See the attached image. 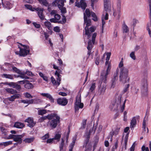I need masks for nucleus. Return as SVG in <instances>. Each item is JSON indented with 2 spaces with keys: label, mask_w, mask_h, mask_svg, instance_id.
I'll use <instances>...</instances> for the list:
<instances>
[{
  "label": "nucleus",
  "mask_w": 151,
  "mask_h": 151,
  "mask_svg": "<svg viewBox=\"0 0 151 151\" xmlns=\"http://www.w3.org/2000/svg\"><path fill=\"white\" fill-rule=\"evenodd\" d=\"M119 79L120 81L124 83L129 82L130 78L128 77L129 70L126 67H123L120 69Z\"/></svg>",
  "instance_id": "f257e3e1"
},
{
  "label": "nucleus",
  "mask_w": 151,
  "mask_h": 151,
  "mask_svg": "<svg viewBox=\"0 0 151 151\" xmlns=\"http://www.w3.org/2000/svg\"><path fill=\"white\" fill-rule=\"evenodd\" d=\"M48 119H52L49 121L50 127L52 129L56 128L60 122V117L56 114H51L48 115Z\"/></svg>",
  "instance_id": "f03ea898"
},
{
  "label": "nucleus",
  "mask_w": 151,
  "mask_h": 151,
  "mask_svg": "<svg viewBox=\"0 0 151 151\" xmlns=\"http://www.w3.org/2000/svg\"><path fill=\"white\" fill-rule=\"evenodd\" d=\"M53 68L54 69L57 70L55 73V75L57 76V81L53 76L51 77V79L53 86L57 87L60 85V82L61 80V76L60 74V70L58 69V67L55 64L53 65Z\"/></svg>",
  "instance_id": "7ed1b4c3"
},
{
  "label": "nucleus",
  "mask_w": 151,
  "mask_h": 151,
  "mask_svg": "<svg viewBox=\"0 0 151 151\" xmlns=\"http://www.w3.org/2000/svg\"><path fill=\"white\" fill-rule=\"evenodd\" d=\"M25 7L27 9H29L32 11H34L35 10L37 12L39 18L42 20H43L45 18V16L43 14L44 9L42 8L37 7L36 8H32V6L29 4H26Z\"/></svg>",
  "instance_id": "20e7f679"
},
{
  "label": "nucleus",
  "mask_w": 151,
  "mask_h": 151,
  "mask_svg": "<svg viewBox=\"0 0 151 151\" xmlns=\"http://www.w3.org/2000/svg\"><path fill=\"white\" fill-rule=\"evenodd\" d=\"M97 34L96 33H94L93 35L91 40H89L88 42V45L87 47V49L88 50V52L87 53V58H88L91 52V50L92 49L93 45L95 42V39L96 36Z\"/></svg>",
  "instance_id": "39448f33"
},
{
  "label": "nucleus",
  "mask_w": 151,
  "mask_h": 151,
  "mask_svg": "<svg viewBox=\"0 0 151 151\" xmlns=\"http://www.w3.org/2000/svg\"><path fill=\"white\" fill-rule=\"evenodd\" d=\"M111 68V65L109 64L106 71H104L101 73L102 81L105 83H106L107 80V76L110 73Z\"/></svg>",
  "instance_id": "423d86ee"
},
{
  "label": "nucleus",
  "mask_w": 151,
  "mask_h": 151,
  "mask_svg": "<svg viewBox=\"0 0 151 151\" xmlns=\"http://www.w3.org/2000/svg\"><path fill=\"white\" fill-rule=\"evenodd\" d=\"M20 44L21 45L23 46L24 48L22 49L20 48L19 55L21 56H24L27 55L29 52V50L28 49L29 47L28 46L25 45H22V44Z\"/></svg>",
  "instance_id": "0eeeda50"
},
{
  "label": "nucleus",
  "mask_w": 151,
  "mask_h": 151,
  "mask_svg": "<svg viewBox=\"0 0 151 151\" xmlns=\"http://www.w3.org/2000/svg\"><path fill=\"white\" fill-rule=\"evenodd\" d=\"M81 97H77L76 98V102L75 103V111L78 110L79 108L82 109L83 106V104L81 102Z\"/></svg>",
  "instance_id": "6e6552de"
},
{
  "label": "nucleus",
  "mask_w": 151,
  "mask_h": 151,
  "mask_svg": "<svg viewBox=\"0 0 151 151\" xmlns=\"http://www.w3.org/2000/svg\"><path fill=\"white\" fill-rule=\"evenodd\" d=\"M23 135H14L11 134L9 137L13 139L14 141L18 142L19 143V144H21L22 142V138L23 137Z\"/></svg>",
  "instance_id": "1a4fd4ad"
},
{
  "label": "nucleus",
  "mask_w": 151,
  "mask_h": 151,
  "mask_svg": "<svg viewBox=\"0 0 151 151\" xmlns=\"http://www.w3.org/2000/svg\"><path fill=\"white\" fill-rule=\"evenodd\" d=\"M84 23L86 24V26L85 28V34L87 35L88 37H89L90 36V33L88 29V27L91 25V20L90 19H88L87 18H86L85 21L84 20Z\"/></svg>",
  "instance_id": "9d476101"
},
{
  "label": "nucleus",
  "mask_w": 151,
  "mask_h": 151,
  "mask_svg": "<svg viewBox=\"0 0 151 151\" xmlns=\"http://www.w3.org/2000/svg\"><path fill=\"white\" fill-rule=\"evenodd\" d=\"M106 85L105 84H101L99 87L98 94L99 95H103L104 94L106 90Z\"/></svg>",
  "instance_id": "9b49d317"
},
{
  "label": "nucleus",
  "mask_w": 151,
  "mask_h": 151,
  "mask_svg": "<svg viewBox=\"0 0 151 151\" xmlns=\"http://www.w3.org/2000/svg\"><path fill=\"white\" fill-rule=\"evenodd\" d=\"M122 97V95L121 94H119L117 97L116 96V102L114 103H112L109 106L110 108L112 109H115V106L116 104V103L117 104L119 105L121 103V99Z\"/></svg>",
  "instance_id": "f8f14e48"
},
{
  "label": "nucleus",
  "mask_w": 151,
  "mask_h": 151,
  "mask_svg": "<svg viewBox=\"0 0 151 151\" xmlns=\"http://www.w3.org/2000/svg\"><path fill=\"white\" fill-rule=\"evenodd\" d=\"M104 9L109 12L111 7L110 0H104Z\"/></svg>",
  "instance_id": "ddd939ff"
},
{
  "label": "nucleus",
  "mask_w": 151,
  "mask_h": 151,
  "mask_svg": "<svg viewBox=\"0 0 151 151\" xmlns=\"http://www.w3.org/2000/svg\"><path fill=\"white\" fill-rule=\"evenodd\" d=\"M57 102L60 105L65 106L67 104L68 101L65 98H58L57 100Z\"/></svg>",
  "instance_id": "4468645a"
},
{
  "label": "nucleus",
  "mask_w": 151,
  "mask_h": 151,
  "mask_svg": "<svg viewBox=\"0 0 151 151\" xmlns=\"http://www.w3.org/2000/svg\"><path fill=\"white\" fill-rule=\"evenodd\" d=\"M118 7L117 11L114 12L113 15L115 17H116L118 19H119L120 17L121 13V5L120 3L118 4Z\"/></svg>",
  "instance_id": "2eb2a0df"
},
{
  "label": "nucleus",
  "mask_w": 151,
  "mask_h": 151,
  "mask_svg": "<svg viewBox=\"0 0 151 151\" xmlns=\"http://www.w3.org/2000/svg\"><path fill=\"white\" fill-rule=\"evenodd\" d=\"M24 122L28 123V126L31 127H34L35 124L34 122L33 119L31 118H28L27 119H26Z\"/></svg>",
  "instance_id": "dca6fc26"
},
{
  "label": "nucleus",
  "mask_w": 151,
  "mask_h": 151,
  "mask_svg": "<svg viewBox=\"0 0 151 151\" xmlns=\"http://www.w3.org/2000/svg\"><path fill=\"white\" fill-rule=\"evenodd\" d=\"M6 65L8 66L9 67H10V68L8 69L9 70H10V69H11L10 67H11L12 68V70L14 71L16 73H17L19 74H21V71L17 68L14 67L13 65L8 63H6Z\"/></svg>",
  "instance_id": "f3484780"
},
{
  "label": "nucleus",
  "mask_w": 151,
  "mask_h": 151,
  "mask_svg": "<svg viewBox=\"0 0 151 151\" xmlns=\"http://www.w3.org/2000/svg\"><path fill=\"white\" fill-rule=\"evenodd\" d=\"M65 0H55L54 2L55 6L57 5L59 8L64 6Z\"/></svg>",
  "instance_id": "a211bd4d"
},
{
  "label": "nucleus",
  "mask_w": 151,
  "mask_h": 151,
  "mask_svg": "<svg viewBox=\"0 0 151 151\" xmlns=\"http://www.w3.org/2000/svg\"><path fill=\"white\" fill-rule=\"evenodd\" d=\"M91 131H89L86 134V139L85 140L84 143L83 145V147H86L88 145V144L89 139L90 137Z\"/></svg>",
  "instance_id": "6ab92c4d"
},
{
  "label": "nucleus",
  "mask_w": 151,
  "mask_h": 151,
  "mask_svg": "<svg viewBox=\"0 0 151 151\" xmlns=\"http://www.w3.org/2000/svg\"><path fill=\"white\" fill-rule=\"evenodd\" d=\"M118 78L117 73H115L114 74L113 78H112L111 81V86L113 87V88L114 87L116 84V81L117 80Z\"/></svg>",
  "instance_id": "aec40b11"
},
{
  "label": "nucleus",
  "mask_w": 151,
  "mask_h": 151,
  "mask_svg": "<svg viewBox=\"0 0 151 151\" xmlns=\"http://www.w3.org/2000/svg\"><path fill=\"white\" fill-rule=\"evenodd\" d=\"M41 95L43 96L46 97L48 98L49 100L51 103L54 102V99L52 96L48 93H41Z\"/></svg>",
  "instance_id": "412c9836"
},
{
  "label": "nucleus",
  "mask_w": 151,
  "mask_h": 151,
  "mask_svg": "<svg viewBox=\"0 0 151 151\" xmlns=\"http://www.w3.org/2000/svg\"><path fill=\"white\" fill-rule=\"evenodd\" d=\"M21 96L20 94H15L11 96L10 97L8 98V100L11 101H14L15 99H19Z\"/></svg>",
  "instance_id": "4be33fe9"
},
{
  "label": "nucleus",
  "mask_w": 151,
  "mask_h": 151,
  "mask_svg": "<svg viewBox=\"0 0 151 151\" xmlns=\"http://www.w3.org/2000/svg\"><path fill=\"white\" fill-rule=\"evenodd\" d=\"M2 4L6 8L9 9L12 7V4L9 1H6L4 3L2 2V0H0V5L1 4Z\"/></svg>",
  "instance_id": "5701e85b"
},
{
  "label": "nucleus",
  "mask_w": 151,
  "mask_h": 151,
  "mask_svg": "<svg viewBox=\"0 0 151 151\" xmlns=\"http://www.w3.org/2000/svg\"><path fill=\"white\" fill-rule=\"evenodd\" d=\"M24 124L21 122H16L14 123V127L19 129H22L24 127Z\"/></svg>",
  "instance_id": "b1692460"
},
{
  "label": "nucleus",
  "mask_w": 151,
  "mask_h": 151,
  "mask_svg": "<svg viewBox=\"0 0 151 151\" xmlns=\"http://www.w3.org/2000/svg\"><path fill=\"white\" fill-rule=\"evenodd\" d=\"M44 24L45 27L47 28L49 30L52 29V26L50 22L47 21H45L44 22Z\"/></svg>",
  "instance_id": "393cba45"
},
{
  "label": "nucleus",
  "mask_w": 151,
  "mask_h": 151,
  "mask_svg": "<svg viewBox=\"0 0 151 151\" xmlns=\"http://www.w3.org/2000/svg\"><path fill=\"white\" fill-rule=\"evenodd\" d=\"M137 124L136 118L135 117H134L131 121L130 122V127L132 129Z\"/></svg>",
  "instance_id": "a878e982"
},
{
  "label": "nucleus",
  "mask_w": 151,
  "mask_h": 151,
  "mask_svg": "<svg viewBox=\"0 0 151 151\" xmlns=\"http://www.w3.org/2000/svg\"><path fill=\"white\" fill-rule=\"evenodd\" d=\"M65 140L64 138H62L61 141L59 144L60 151H63L64 148H65Z\"/></svg>",
  "instance_id": "bb28decb"
},
{
  "label": "nucleus",
  "mask_w": 151,
  "mask_h": 151,
  "mask_svg": "<svg viewBox=\"0 0 151 151\" xmlns=\"http://www.w3.org/2000/svg\"><path fill=\"white\" fill-rule=\"evenodd\" d=\"M91 15V12L89 11V10L88 9H86L85 12L84 13V19L85 21L86 18H87V17H89Z\"/></svg>",
  "instance_id": "cd10ccee"
},
{
  "label": "nucleus",
  "mask_w": 151,
  "mask_h": 151,
  "mask_svg": "<svg viewBox=\"0 0 151 151\" xmlns=\"http://www.w3.org/2000/svg\"><path fill=\"white\" fill-rule=\"evenodd\" d=\"M111 12V8H110V11L109 12L106 11L104 9V11L103 12V14L102 15V18H103L105 20H107L108 19V13H109Z\"/></svg>",
  "instance_id": "c85d7f7f"
},
{
  "label": "nucleus",
  "mask_w": 151,
  "mask_h": 151,
  "mask_svg": "<svg viewBox=\"0 0 151 151\" xmlns=\"http://www.w3.org/2000/svg\"><path fill=\"white\" fill-rule=\"evenodd\" d=\"M5 90L8 93L12 94H17V91L12 88H6L5 89Z\"/></svg>",
  "instance_id": "c756f323"
},
{
  "label": "nucleus",
  "mask_w": 151,
  "mask_h": 151,
  "mask_svg": "<svg viewBox=\"0 0 151 151\" xmlns=\"http://www.w3.org/2000/svg\"><path fill=\"white\" fill-rule=\"evenodd\" d=\"M80 7H81L82 9L84 10L85 9L87 6L86 3L85 2V1L84 0H81L80 1Z\"/></svg>",
  "instance_id": "7c9ffc66"
},
{
  "label": "nucleus",
  "mask_w": 151,
  "mask_h": 151,
  "mask_svg": "<svg viewBox=\"0 0 151 151\" xmlns=\"http://www.w3.org/2000/svg\"><path fill=\"white\" fill-rule=\"evenodd\" d=\"M25 83H26L24 85V87L25 88L28 89H32L33 88V86L32 84L31 83L29 82V81L28 82H26Z\"/></svg>",
  "instance_id": "2f4dec72"
},
{
  "label": "nucleus",
  "mask_w": 151,
  "mask_h": 151,
  "mask_svg": "<svg viewBox=\"0 0 151 151\" xmlns=\"http://www.w3.org/2000/svg\"><path fill=\"white\" fill-rule=\"evenodd\" d=\"M15 76V75L12 74H3L2 75V77H4L6 78H8L10 79H14V76Z\"/></svg>",
  "instance_id": "473e14b6"
},
{
  "label": "nucleus",
  "mask_w": 151,
  "mask_h": 151,
  "mask_svg": "<svg viewBox=\"0 0 151 151\" xmlns=\"http://www.w3.org/2000/svg\"><path fill=\"white\" fill-rule=\"evenodd\" d=\"M34 139V137H33L29 138H25L23 140V142H24L25 143H31L33 142Z\"/></svg>",
  "instance_id": "72a5a7b5"
},
{
  "label": "nucleus",
  "mask_w": 151,
  "mask_h": 151,
  "mask_svg": "<svg viewBox=\"0 0 151 151\" xmlns=\"http://www.w3.org/2000/svg\"><path fill=\"white\" fill-rule=\"evenodd\" d=\"M96 83H92L91 84V86L89 88V91L92 92L96 88Z\"/></svg>",
  "instance_id": "f704fd0d"
},
{
  "label": "nucleus",
  "mask_w": 151,
  "mask_h": 151,
  "mask_svg": "<svg viewBox=\"0 0 151 151\" xmlns=\"http://www.w3.org/2000/svg\"><path fill=\"white\" fill-rule=\"evenodd\" d=\"M91 16L93 17L92 19L95 22L97 21L98 20V18L96 14L93 12H91Z\"/></svg>",
  "instance_id": "c9c22d12"
},
{
  "label": "nucleus",
  "mask_w": 151,
  "mask_h": 151,
  "mask_svg": "<svg viewBox=\"0 0 151 151\" xmlns=\"http://www.w3.org/2000/svg\"><path fill=\"white\" fill-rule=\"evenodd\" d=\"M129 135L128 134H127L126 135H125L124 139V142L125 143V149H126V147L127 145V142L128 139Z\"/></svg>",
  "instance_id": "e433bc0d"
},
{
  "label": "nucleus",
  "mask_w": 151,
  "mask_h": 151,
  "mask_svg": "<svg viewBox=\"0 0 151 151\" xmlns=\"http://www.w3.org/2000/svg\"><path fill=\"white\" fill-rule=\"evenodd\" d=\"M61 137V134L57 133L55 134L54 138H53L54 140H57L58 142L60 141V139Z\"/></svg>",
  "instance_id": "4c0bfd02"
},
{
  "label": "nucleus",
  "mask_w": 151,
  "mask_h": 151,
  "mask_svg": "<svg viewBox=\"0 0 151 151\" xmlns=\"http://www.w3.org/2000/svg\"><path fill=\"white\" fill-rule=\"evenodd\" d=\"M123 31V32L127 33L129 31L128 27L126 24H124L122 27Z\"/></svg>",
  "instance_id": "58836bf2"
},
{
  "label": "nucleus",
  "mask_w": 151,
  "mask_h": 151,
  "mask_svg": "<svg viewBox=\"0 0 151 151\" xmlns=\"http://www.w3.org/2000/svg\"><path fill=\"white\" fill-rule=\"evenodd\" d=\"M146 119H145V116L144 119L143 124H142V128L143 130L144 131H146Z\"/></svg>",
  "instance_id": "ea45409f"
},
{
  "label": "nucleus",
  "mask_w": 151,
  "mask_h": 151,
  "mask_svg": "<svg viewBox=\"0 0 151 151\" xmlns=\"http://www.w3.org/2000/svg\"><path fill=\"white\" fill-rule=\"evenodd\" d=\"M47 119H48V115L47 116H42L38 120V121L39 122H41Z\"/></svg>",
  "instance_id": "a19ab883"
},
{
  "label": "nucleus",
  "mask_w": 151,
  "mask_h": 151,
  "mask_svg": "<svg viewBox=\"0 0 151 151\" xmlns=\"http://www.w3.org/2000/svg\"><path fill=\"white\" fill-rule=\"evenodd\" d=\"M40 3L43 4L44 5L47 6L48 5V3L47 2L46 0H38Z\"/></svg>",
  "instance_id": "79ce46f5"
},
{
  "label": "nucleus",
  "mask_w": 151,
  "mask_h": 151,
  "mask_svg": "<svg viewBox=\"0 0 151 151\" xmlns=\"http://www.w3.org/2000/svg\"><path fill=\"white\" fill-rule=\"evenodd\" d=\"M38 114L40 115H43L45 114L46 112V110L45 109L41 110L38 111Z\"/></svg>",
  "instance_id": "37998d69"
},
{
  "label": "nucleus",
  "mask_w": 151,
  "mask_h": 151,
  "mask_svg": "<svg viewBox=\"0 0 151 151\" xmlns=\"http://www.w3.org/2000/svg\"><path fill=\"white\" fill-rule=\"evenodd\" d=\"M95 29H96L95 27H91L89 29H88L89 30V32L90 33V36H91V33L92 32H94L95 31ZM90 37V36H89V37H88V38H89Z\"/></svg>",
  "instance_id": "c03bdc74"
},
{
  "label": "nucleus",
  "mask_w": 151,
  "mask_h": 151,
  "mask_svg": "<svg viewBox=\"0 0 151 151\" xmlns=\"http://www.w3.org/2000/svg\"><path fill=\"white\" fill-rule=\"evenodd\" d=\"M19 75H18L16 77H20L22 78L25 79H29V77L27 76H25L24 75L22 74V73L21 72V74H19Z\"/></svg>",
  "instance_id": "a18cd8bd"
},
{
  "label": "nucleus",
  "mask_w": 151,
  "mask_h": 151,
  "mask_svg": "<svg viewBox=\"0 0 151 151\" xmlns=\"http://www.w3.org/2000/svg\"><path fill=\"white\" fill-rule=\"evenodd\" d=\"M59 9L61 10V12L62 13L64 14L66 12V10L65 7L62 6L59 8Z\"/></svg>",
  "instance_id": "49530a36"
},
{
  "label": "nucleus",
  "mask_w": 151,
  "mask_h": 151,
  "mask_svg": "<svg viewBox=\"0 0 151 151\" xmlns=\"http://www.w3.org/2000/svg\"><path fill=\"white\" fill-rule=\"evenodd\" d=\"M150 8L149 17L151 19V0H148Z\"/></svg>",
  "instance_id": "de8ad7c7"
},
{
  "label": "nucleus",
  "mask_w": 151,
  "mask_h": 151,
  "mask_svg": "<svg viewBox=\"0 0 151 151\" xmlns=\"http://www.w3.org/2000/svg\"><path fill=\"white\" fill-rule=\"evenodd\" d=\"M86 150L85 151H91V145L89 144H88L86 147Z\"/></svg>",
  "instance_id": "09e8293b"
},
{
  "label": "nucleus",
  "mask_w": 151,
  "mask_h": 151,
  "mask_svg": "<svg viewBox=\"0 0 151 151\" xmlns=\"http://www.w3.org/2000/svg\"><path fill=\"white\" fill-rule=\"evenodd\" d=\"M114 134V132L113 131H112L110 132L109 135L108 137L109 138H110V141H112V137Z\"/></svg>",
  "instance_id": "8fccbe9b"
},
{
  "label": "nucleus",
  "mask_w": 151,
  "mask_h": 151,
  "mask_svg": "<svg viewBox=\"0 0 151 151\" xmlns=\"http://www.w3.org/2000/svg\"><path fill=\"white\" fill-rule=\"evenodd\" d=\"M34 104H38L42 102V100L41 99H34Z\"/></svg>",
  "instance_id": "3c124183"
},
{
  "label": "nucleus",
  "mask_w": 151,
  "mask_h": 151,
  "mask_svg": "<svg viewBox=\"0 0 151 151\" xmlns=\"http://www.w3.org/2000/svg\"><path fill=\"white\" fill-rule=\"evenodd\" d=\"M24 95L25 97L27 98H32V96L31 95L28 93L26 92L24 94Z\"/></svg>",
  "instance_id": "603ef678"
},
{
  "label": "nucleus",
  "mask_w": 151,
  "mask_h": 151,
  "mask_svg": "<svg viewBox=\"0 0 151 151\" xmlns=\"http://www.w3.org/2000/svg\"><path fill=\"white\" fill-rule=\"evenodd\" d=\"M130 56L131 58H132L133 60H135L136 59V57L134 55V52H132L130 55Z\"/></svg>",
  "instance_id": "864d4df0"
},
{
  "label": "nucleus",
  "mask_w": 151,
  "mask_h": 151,
  "mask_svg": "<svg viewBox=\"0 0 151 151\" xmlns=\"http://www.w3.org/2000/svg\"><path fill=\"white\" fill-rule=\"evenodd\" d=\"M49 137V135L48 134H45L44 136L42 137V139L43 140H46Z\"/></svg>",
  "instance_id": "5fc2aeb1"
},
{
  "label": "nucleus",
  "mask_w": 151,
  "mask_h": 151,
  "mask_svg": "<svg viewBox=\"0 0 151 151\" xmlns=\"http://www.w3.org/2000/svg\"><path fill=\"white\" fill-rule=\"evenodd\" d=\"M66 22V19L65 17L64 16H63V18L62 19V21H59L58 22L59 23H61L62 22L63 23H65Z\"/></svg>",
  "instance_id": "6e6d98bb"
},
{
  "label": "nucleus",
  "mask_w": 151,
  "mask_h": 151,
  "mask_svg": "<svg viewBox=\"0 0 151 151\" xmlns=\"http://www.w3.org/2000/svg\"><path fill=\"white\" fill-rule=\"evenodd\" d=\"M12 143V142L11 141H7L4 142L3 143L4 145L5 146H7L8 145H10Z\"/></svg>",
  "instance_id": "4d7b16f0"
},
{
  "label": "nucleus",
  "mask_w": 151,
  "mask_h": 151,
  "mask_svg": "<svg viewBox=\"0 0 151 151\" xmlns=\"http://www.w3.org/2000/svg\"><path fill=\"white\" fill-rule=\"evenodd\" d=\"M126 99L124 101V103L123 104V105L121 107V111L122 112L124 110V107H125V104L126 103Z\"/></svg>",
  "instance_id": "13d9d810"
},
{
  "label": "nucleus",
  "mask_w": 151,
  "mask_h": 151,
  "mask_svg": "<svg viewBox=\"0 0 151 151\" xmlns=\"http://www.w3.org/2000/svg\"><path fill=\"white\" fill-rule=\"evenodd\" d=\"M123 58H122L121 59V60L120 61L119 65V67L120 69L121 68L123 67Z\"/></svg>",
  "instance_id": "bf43d9fd"
},
{
  "label": "nucleus",
  "mask_w": 151,
  "mask_h": 151,
  "mask_svg": "<svg viewBox=\"0 0 151 151\" xmlns=\"http://www.w3.org/2000/svg\"><path fill=\"white\" fill-rule=\"evenodd\" d=\"M138 20L135 19H134L132 21V25L134 27L136 24L138 23Z\"/></svg>",
  "instance_id": "052dcab7"
},
{
  "label": "nucleus",
  "mask_w": 151,
  "mask_h": 151,
  "mask_svg": "<svg viewBox=\"0 0 151 151\" xmlns=\"http://www.w3.org/2000/svg\"><path fill=\"white\" fill-rule=\"evenodd\" d=\"M16 83H14V82H10L8 83L7 84V85H9L10 86L12 87L13 88H14L15 86V85L16 84Z\"/></svg>",
  "instance_id": "680f3d73"
},
{
  "label": "nucleus",
  "mask_w": 151,
  "mask_h": 151,
  "mask_svg": "<svg viewBox=\"0 0 151 151\" xmlns=\"http://www.w3.org/2000/svg\"><path fill=\"white\" fill-rule=\"evenodd\" d=\"M54 17L55 19L57 21V20H59L60 19V15L56 14L54 15Z\"/></svg>",
  "instance_id": "e2e57ef3"
},
{
  "label": "nucleus",
  "mask_w": 151,
  "mask_h": 151,
  "mask_svg": "<svg viewBox=\"0 0 151 151\" xmlns=\"http://www.w3.org/2000/svg\"><path fill=\"white\" fill-rule=\"evenodd\" d=\"M15 87L14 88H15L18 91H20L21 89V87L20 85L16 83L15 84Z\"/></svg>",
  "instance_id": "0e129e2a"
},
{
  "label": "nucleus",
  "mask_w": 151,
  "mask_h": 151,
  "mask_svg": "<svg viewBox=\"0 0 151 151\" xmlns=\"http://www.w3.org/2000/svg\"><path fill=\"white\" fill-rule=\"evenodd\" d=\"M86 120H85L83 121L81 127L82 128H85L86 127Z\"/></svg>",
  "instance_id": "69168bd1"
},
{
  "label": "nucleus",
  "mask_w": 151,
  "mask_h": 151,
  "mask_svg": "<svg viewBox=\"0 0 151 151\" xmlns=\"http://www.w3.org/2000/svg\"><path fill=\"white\" fill-rule=\"evenodd\" d=\"M76 140V137H74L73 138L72 142L70 144V145H71L72 146V147H74Z\"/></svg>",
  "instance_id": "338daca9"
},
{
  "label": "nucleus",
  "mask_w": 151,
  "mask_h": 151,
  "mask_svg": "<svg viewBox=\"0 0 151 151\" xmlns=\"http://www.w3.org/2000/svg\"><path fill=\"white\" fill-rule=\"evenodd\" d=\"M54 140V139L53 138L49 139H48L47 140L46 142L47 143H51Z\"/></svg>",
  "instance_id": "774afa93"
}]
</instances>
